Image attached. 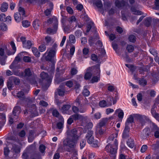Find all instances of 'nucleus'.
<instances>
[{
  "label": "nucleus",
  "mask_w": 159,
  "mask_h": 159,
  "mask_svg": "<svg viewBox=\"0 0 159 159\" xmlns=\"http://www.w3.org/2000/svg\"><path fill=\"white\" fill-rule=\"evenodd\" d=\"M66 143L65 141H64V145L72 148L71 149L69 150L68 151L73 153L76 152V150L74 148L76 146L79 139L66 137Z\"/></svg>",
  "instance_id": "obj_1"
},
{
  "label": "nucleus",
  "mask_w": 159,
  "mask_h": 159,
  "mask_svg": "<svg viewBox=\"0 0 159 159\" xmlns=\"http://www.w3.org/2000/svg\"><path fill=\"white\" fill-rule=\"evenodd\" d=\"M118 142L117 139H115V144L114 145L108 144L105 147V150L113 155V157H115V154L117 152Z\"/></svg>",
  "instance_id": "obj_2"
},
{
  "label": "nucleus",
  "mask_w": 159,
  "mask_h": 159,
  "mask_svg": "<svg viewBox=\"0 0 159 159\" xmlns=\"http://www.w3.org/2000/svg\"><path fill=\"white\" fill-rule=\"evenodd\" d=\"M40 77L42 80V84L43 86H49L51 83L52 80L49 76L48 74L44 72H42L40 75Z\"/></svg>",
  "instance_id": "obj_3"
},
{
  "label": "nucleus",
  "mask_w": 159,
  "mask_h": 159,
  "mask_svg": "<svg viewBox=\"0 0 159 159\" xmlns=\"http://www.w3.org/2000/svg\"><path fill=\"white\" fill-rule=\"evenodd\" d=\"M33 73V72L31 70L30 68L26 69L24 72H14V74L15 75L26 79H28L29 77L31 76Z\"/></svg>",
  "instance_id": "obj_4"
},
{
  "label": "nucleus",
  "mask_w": 159,
  "mask_h": 159,
  "mask_svg": "<svg viewBox=\"0 0 159 159\" xmlns=\"http://www.w3.org/2000/svg\"><path fill=\"white\" fill-rule=\"evenodd\" d=\"M93 131L92 130L89 131L85 136V138L87 140V142L89 144L93 143V146L95 147H98V144L97 143H94V137L93 136Z\"/></svg>",
  "instance_id": "obj_5"
},
{
  "label": "nucleus",
  "mask_w": 159,
  "mask_h": 159,
  "mask_svg": "<svg viewBox=\"0 0 159 159\" xmlns=\"http://www.w3.org/2000/svg\"><path fill=\"white\" fill-rule=\"evenodd\" d=\"M25 99L26 102L25 107L27 108H30V111L31 112H32L31 111V109H30L32 107L34 111L36 110L35 105L33 103L34 100V98H33L27 97L25 98Z\"/></svg>",
  "instance_id": "obj_6"
},
{
  "label": "nucleus",
  "mask_w": 159,
  "mask_h": 159,
  "mask_svg": "<svg viewBox=\"0 0 159 159\" xmlns=\"http://www.w3.org/2000/svg\"><path fill=\"white\" fill-rule=\"evenodd\" d=\"M77 130L75 128L68 129L66 132V137L79 139L80 136L77 135Z\"/></svg>",
  "instance_id": "obj_7"
},
{
  "label": "nucleus",
  "mask_w": 159,
  "mask_h": 159,
  "mask_svg": "<svg viewBox=\"0 0 159 159\" xmlns=\"http://www.w3.org/2000/svg\"><path fill=\"white\" fill-rule=\"evenodd\" d=\"M96 70L98 71L99 70V66H97L96 67H90L87 70V72L85 73L84 76V79L87 80L90 79L92 76V74L91 71H92L93 70Z\"/></svg>",
  "instance_id": "obj_8"
},
{
  "label": "nucleus",
  "mask_w": 159,
  "mask_h": 159,
  "mask_svg": "<svg viewBox=\"0 0 159 159\" xmlns=\"http://www.w3.org/2000/svg\"><path fill=\"white\" fill-rule=\"evenodd\" d=\"M54 22L53 24V28H48L47 33L48 34H54L56 33L57 30L58 26V20L57 18L54 19Z\"/></svg>",
  "instance_id": "obj_9"
},
{
  "label": "nucleus",
  "mask_w": 159,
  "mask_h": 159,
  "mask_svg": "<svg viewBox=\"0 0 159 159\" xmlns=\"http://www.w3.org/2000/svg\"><path fill=\"white\" fill-rule=\"evenodd\" d=\"M48 50L43 54V56H45L46 60L50 61L54 57L56 53V51L55 49H51L48 52Z\"/></svg>",
  "instance_id": "obj_10"
},
{
  "label": "nucleus",
  "mask_w": 159,
  "mask_h": 159,
  "mask_svg": "<svg viewBox=\"0 0 159 159\" xmlns=\"http://www.w3.org/2000/svg\"><path fill=\"white\" fill-rule=\"evenodd\" d=\"M20 104L19 101H18L16 105L14 108L13 111V115L15 116H17L20 113L21 111V109L20 107L18 106L17 105H19Z\"/></svg>",
  "instance_id": "obj_11"
},
{
  "label": "nucleus",
  "mask_w": 159,
  "mask_h": 159,
  "mask_svg": "<svg viewBox=\"0 0 159 159\" xmlns=\"http://www.w3.org/2000/svg\"><path fill=\"white\" fill-rule=\"evenodd\" d=\"M148 119L144 115H139L137 117L138 121L139 122V125L143 126L145 124V120H147Z\"/></svg>",
  "instance_id": "obj_12"
},
{
  "label": "nucleus",
  "mask_w": 159,
  "mask_h": 159,
  "mask_svg": "<svg viewBox=\"0 0 159 159\" xmlns=\"http://www.w3.org/2000/svg\"><path fill=\"white\" fill-rule=\"evenodd\" d=\"M20 61V60L17 58L15 57L13 62L10 66V68L11 69L20 68V65L18 64V63Z\"/></svg>",
  "instance_id": "obj_13"
},
{
  "label": "nucleus",
  "mask_w": 159,
  "mask_h": 159,
  "mask_svg": "<svg viewBox=\"0 0 159 159\" xmlns=\"http://www.w3.org/2000/svg\"><path fill=\"white\" fill-rule=\"evenodd\" d=\"M150 129L149 128L144 129L141 134V137L143 139H145L149 135Z\"/></svg>",
  "instance_id": "obj_14"
},
{
  "label": "nucleus",
  "mask_w": 159,
  "mask_h": 159,
  "mask_svg": "<svg viewBox=\"0 0 159 159\" xmlns=\"http://www.w3.org/2000/svg\"><path fill=\"white\" fill-rule=\"evenodd\" d=\"M53 4L52 2H50L48 6L44 12L46 16H48L50 14L53 8Z\"/></svg>",
  "instance_id": "obj_15"
},
{
  "label": "nucleus",
  "mask_w": 159,
  "mask_h": 159,
  "mask_svg": "<svg viewBox=\"0 0 159 159\" xmlns=\"http://www.w3.org/2000/svg\"><path fill=\"white\" fill-rule=\"evenodd\" d=\"M153 128H152V131L154 132V135L155 137L157 138H159V129L157 126L153 124Z\"/></svg>",
  "instance_id": "obj_16"
},
{
  "label": "nucleus",
  "mask_w": 159,
  "mask_h": 159,
  "mask_svg": "<svg viewBox=\"0 0 159 159\" xmlns=\"http://www.w3.org/2000/svg\"><path fill=\"white\" fill-rule=\"evenodd\" d=\"M115 5L119 8H122L125 5V2L122 0L121 1L119 0H116V1Z\"/></svg>",
  "instance_id": "obj_17"
},
{
  "label": "nucleus",
  "mask_w": 159,
  "mask_h": 159,
  "mask_svg": "<svg viewBox=\"0 0 159 159\" xmlns=\"http://www.w3.org/2000/svg\"><path fill=\"white\" fill-rule=\"evenodd\" d=\"M129 126H125L122 135L123 138H126L129 137Z\"/></svg>",
  "instance_id": "obj_18"
},
{
  "label": "nucleus",
  "mask_w": 159,
  "mask_h": 159,
  "mask_svg": "<svg viewBox=\"0 0 159 159\" xmlns=\"http://www.w3.org/2000/svg\"><path fill=\"white\" fill-rule=\"evenodd\" d=\"M8 8V4L6 2H3L0 7V10L2 12H5L7 11Z\"/></svg>",
  "instance_id": "obj_19"
},
{
  "label": "nucleus",
  "mask_w": 159,
  "mask_h": 159,
  "mask_svg": "<svg viewBox=\"0 0 159 159\" xmlns=\"http://www.w3.org/2000/svg\"><path fill=\"white\" fill-rule=\"evenodd\" d=\"M108 120L107 118H105L102 119L97 125V127H102L105 125L106 123Z\"/></svg>",
  "instance_id": "obj_20"
},
{
  "label": "nucleus",
  "mask_w": 159,
  "mask_h": 159,
  "mask_svg": "<svg viewBox=\"0 0 159 159\" xmlns=\"http://www.w3.org/2000/svg\"><path fill=\"white\" fill-rule=\"evenodd\" d=\"M10 81L13 82L15 84L18 85L19 84L20 80L19 78L16 77L11 76L9 78Z\"/></svg>",
  "instance_id": "obj_21"
},
{
  "label": "nucleus",
  "mask_w": 159,
  "mask_h": 159,
  "mask_svg": "<svg viewBox=\"0 0 159 159\" xmlns=\"http://www.w3.org/2000/svg\"><path fill=\"white\" fill-rule=\"evenodd\" d=\"M117 136V134L116 133H114L111 135L108 138V141L110 142L111 141H113V143L115 144V139Z\"/></svg>",
  "instance_id": "obj_22"
},
{
  "label": "nucleus",
  "mask_w": 159,
  "mask_h": 159,
  "mask_svg": "<svg viewBox=\"0 0 159 159\" xmlns=\"http://www.w3.org/2000/svg\"><path fill=\"white\" fill-rule=\"evenodd\" d=\"M71 106L70 105H65L63 106L61 111L64 113H66L67 111L70 108Z\"/></svg>",
  "instance_id": "obj_23"
},
{
  "label": "nucleus",
  "mask_w": 159,
  "mask_h": 159,
  "mask_svg": "<svg viewBox=\"0 0 159 159\" xmlns=\"http://www.w3.org/2000/svg\"><path fill=\"white\" fill-rule=\"evenodd\" d=\"M40 24V21L39 20L37 19L34 20L33 23V26L35 30L38 29Z\"/></svg>",
  "instance_id": "obj_24"
},
{
  "label": "nucleus",
  "mask_w": 159,
  "mask_h": 159,
  "mask_svg": "<svg viewBox=\"0 0 159 159\" xmlns=\"http://www.w3.org/2000/svg\"><path fill=\"white\" fill-rule=\"evenodd\" d=\"M112 3L109 1H107L104 2V10L107 11L109 7L111 6Z\"/></svg>",
  "instance_id": "obj_25"
},
{
  "label": "nucleus",
  "mask_w": 159,
  "mask_h": 159,
  "mask_svg": "<svg viewBox=\"0 0 159 159\" xmlns=\"http://www.w3.org/2000/svg\"><path fill=\"white\" fill-rule=\"evenodd\" d=\"M116 113H118V116L120 119H122L124 116V112L123 111L120 109H117L116 111Z\"/></svg>",
  "instance_id": "obj_26"
},
{
  "label": "nucleus",
  "mask_w": 159,
  "mask_h": 159,
  "mask_svg": "<svg viewBox=\"0 0 159 159\" xmlns=\"http://www.w3.org/2000/svg\"><path fill=\"white\" fill-rule=\"evenodd\" d=\"M131 10L132 12L133 13V14H134L141 15L143 14L142 11L136 10L135 8L133 7H131Z\"/></svg>",
  "instance_id": "obj_27"
},
{
  "label": "nucleus",
  "mask_w": 159,
  "mask_h": 159,
  "mask_svg": "<svg viewBox=\"0 0 159 159\" xmlns=\"http://www.w3.org/2000/svg\"><path fill=\"white\" fill-rule=\"evenodd\" d=\"M127 143L128 146L131 148H133L134 147V142L132 139L130 138L128 139Z\"/></svg>",
  "instance_id": "obj_28"
},
{
  "label": "nucleus",
  "mask_w": 159,
  "mask_h": 159,
  "mask_svg": "<svg viewBox=\"0 0 159 159\" xmlns=\"http://www.w3.org/2000/svg\"><path fill=\"white\" fill-rule=\"evenodd\" d=\"M32 52L34 55L36 57H39L40 56V53L38 51V49L35 47H33L31 48Z\"/></svg>",
  "instance_id": "obj_29"
},
{
  "label": "nucleus",
  "mask_w": 159,
  "mask_h": 159,
  "mask_svg": "<svg viewBox=\"0 0 159 159\" xmlns=\"http://www.w3.org/2000/svg\"><path fill=\"white\" fill-rule=\"evenodd\" d=\"M12 150L16 153H18L20 152V149L18 146L14 144L12 145Z\"/></svg>",
  "instance_id": "obj_30"
},
{
  "label": "nucleus",
  "mask_w": 159,
  "mask_h": 159,
  "mask_svg": "<svg viewBox=\"0 0 159 159\" xmlns=\"http://www.w3.org/2000/svg\"><path fill=\"white\" fill-rule=\"evenodd\" d=\"M17 97L22 100H24L25 99L24 93L22 91H20L17 93Z\"/></svg>",
  "instance_id": "obj_31"
},
{
  "label": "nucleus",
  "mask_w": 159,
  "mask_h": 159,
  "mask_svg": "<svg viewBox=\"0 0 159 159\" xmlns=\"http://www.w3.org/2000/svg\"><path fill=\"white\" fill-rule=\"evenodd\" d=\"M32 46V43L30 41L28 40L24 43L23 46L24 47L28 49H30Z\"/></svg>",
  "instance_id": "obj_32"
},
{
  "label": "nucleus",
  "mask_w": 159,
  "mask_h": 159,
  "mask_svg": "<svg viewBox=\"0 0 159 159\" xmlns=\"http://www.w3.org/2000/svg\"><path fill=\"white\" fill-rule=\"evenodd\" d=\"M134 121V119L133 116L132 115H130L129 117L127 119L125 123V126H129V123H131Z\"/></svg>",
  "instance_id": "obj_33"
},
{
  "label": "nucleus",
  "mask_w": 159,
  "mask_h": 159,
  "mask_svg": "<svg viewBox=\"0 0 159 159\" xmlns=\"http://www.w3.org/2000/svg\"><path fill=\"white\" fill-rule=\"evenodd\" d=\"M152 21L151 18L150 17L147 18L145 20V24L148 27L150 25Z\"/></svg>",
  "instance_id": "obj_34"
},
{
  "label": "nucleus",
  "mask_w": 159,
  "mask_h": 159,
  "mask_svg": "<svg viewBox=\"0 0 159 159\" xmlns=\"http://www.w3.org/2000/svg\"><path fill=\"white\" fill-rule=\"evenodd\" d=\"M69 41L71 43H75L76 41L75 36L73 34H70L69 37Z\"/></svg>",
  "instance_id": "obj_35"
},
{
  "label": "nucleus",
  "mask_w": 159,
  "mask_h": 159,
  "mask_svg": "<svg viewBox=\"0 0 159 159\" xmlns=\"http://www.w3.org/2000/svg\"><path fill=\"white\" fill-rule=\"evenodd\" d=\"M20 14L16 13L15 14L14 17L15 20L16 21H19L20 20Z\"/></svg>",
  "instance_id": "obj_36"
},
{
  "label": "nucleus",
  "mask_w": 159,
  "mask_h": 159,
  "mask_svg": "<svg viewBox=\"0 0 159 159\" xmlns=\"http://www.w3.org/2000/svg\"><path fill=\"white\" fill-rule=\"evenodd\" d=\"M76 19L75 17L74 16H72L69 18L68 21L70 24H71L73 23L76 22Z\"/></svg>",
  "instance_id": "obj_37"
},
{
  "label": "nucleus",
  "mask_w": 159,
  "mask_h": 159,
  "mask_svg": "<svg viewBox=\"0 0 159 159\" xmlns=\"http://www.w3.org/2000/svg\"><path fill=\"white\" fill-rule=\"evenodd\" d=\"M126 49L128 52H131L134 50V48L133 45H128L126 47Z\"/></svg>",
  "instance_id": "obj_38"
},
{
  "label": "nucleus",
  "mask_w": 159,
  "mask_h": 159,
  "mask_svg": "<svg viewBox=\"0 0 159 159\" xmlns=\"http://www.w3.org/2000/svg\"><path fill=\"white\" fill-rule=\"evenodd\" d=\"M0 29L3 31H6L7 29V25L5 23H0Z\"/></svg>",
  "instance_id": "obj_39"
},
{
  "label": "nucleus",
  "mask_w": 159,
  "mask_h": 159,
  "mask_svg": "<svg viewBox=\"0 0 159 159\" xmlns=\"http://www.w3.org/2000/svg\"><path fill=\"white\" fill-rule=\"evenodd\" d=\"M128 39L129 42L134 43L136 41V38L134 35H131L129 36Z\"/></svg>",
  "instance_id": "obj_40"
},
{
  "label": "nucleus",
  "mask_w": 159,
  "mask_h": 159,
  "mask_svg": "<svg viewBox=\"0 0 159 159\" xmlns=\"http://www.w3.org/2000/svg\"><path fill=\"white\" fill-rule=\"evenodd\" d=\"M58 94L60 96H62L64 95L65 89H57Z\"/></svg>",
  "instance_id": "obj_41"
},
{
  "label": "nucleus",
  "mask_w": 159,
  "mask_h": 159,
  "mask_svg": "<svg viewBox=\"0 0 159 159\" xmlns=\"http://www.w3.org/2000/svg\"><path fill=\"white\" fill-rule=\"evenodd\" d=\"M22 23L23 26L25 27H28L30 25V22L27 20L23 21Z\"/></svg>",
  "instance_id": "obj_42"
},
{
  "label": "nucleus",
  "mask_w": 159,
  "mask_h": 159,
  "mask_svg": "<svg viewBox=\"0 0 159 159\" xmlns=\"http://www.w3.org/2000/svg\"><path fill=\"white\" fill-rule=\"evenodd\" d=\"M139 83L140 85L144 86L146 85L147 82L144 79L142 78L139 80Z\"/></svg>",
  "instance_id": "obj_43"
},
{
  "label": "nucleus",
  "mask_w": 159,
  "mask_h": 159,
  "mask_svg": "<svg viewBox=\"0 0 159 159\" xmlns=\"http://www.w3.org/2000/svg\"><path fill=\"white\" fill-rule=\"evenodd\" d=\"M97 132L100 135H101L104 134V129H102L101 127H97Z\"/></svg>",
  "instance_id": "obj_44"
},
{
  "label": "nucleus",
  "mask_w": 159,
  "mask_h": 159,
  "mask_svg": "<svg viewBox=\"0 0 159 159\" xmlns=\"http://www.w3.org/2000/svg\"><path fill=\"white\" fill-rule=\"evenodd\" d=\"M18 11L19 12V13L20 14V15H21L22 16H25V11L23 8L20 7L18 9Z\"/></svg>",
  "instance_id": "obj_45"
},
{
  "label": "nucleus",
  "mask_w": 159,
  "mask_h": 159,
  "mask_svg": "<svg viewBox=\"0 0 159 159\" xmlns=\"http://www.w3.org/2000/svg\"><path fill=\"white\" fill-rule=\"evenodd\" d=\"M83 93L84 96H88L89 95L90 92L86 87H84V90H83Z\"/></svg>",
  "instance_id": "obj_46"
},
{
  "label": "nucleus",
  "mask_w": 159,
  "mask_h": 159,
  "mask_svg": "<svg viewBox=\"0 0 159 159\" xmlns=\"http://www.w3.org/2000/svg\"><path fill=\"white\" fill-rule=\"evenodd\" d=\"M46 47L44 44H42L39 46V49L40 52H43L46 50Z\"/></svg>",
  "instance_id": "obj_47"
},
{
  "label": "nucleus",
  "mask_w": 159,
  "mask_h": 159,
  "mask_svg": "<svg viewBox=\"0 0 159 159\" xmlns=\"http://www.w3.org/2000/svg\"><path fill=\"white\" fill-rule=\"evenodd\" d=\"M99 103L100 106L101 107H105L107 106V102L104 100L101 101Z\"/></svg>",
  "instance_id": "obj_48"
},
{
  "label": "nucleus",
  "mask_w": 159,
  "mask_h": 159,
  "mask_svg": "<svg viewBox=\"0 0 159 159\" xmlns=\"http://www.w3.org/2000/svg\"><path fill=\"white\" fill-rule=\"evenodd\" d=\"M6 16L4 13H2L0 14V20L3 22L6 21Z\"/></svg>",
  "instance_id": "obj_49"
},
{
  "label": "nucleus",
  "mask_w": 159,
  "mask_h": 159,
  "mask_svg": "<svg viewBox=\"0 0 159 159\" xmlns=\"http://www.w3.org/2000/svg\"><path fill=\"white\" fill-rule=\"evenodd\" d=\"M62 18L61 19V22L62 24V26H65L66 25L65 23L66 21L67 18L66 16H64L62 15H61Z\"/></svg>",
  "instance_id": "obj_50"
},
{
  "label": "nucleus",
  "mask_w": 159,
  "mask_h": 159,
  "mask_svg": "<svg viewBox=\"0 0 159 159\" xmlns=\"http://www.w3.org/2000/svg\"><path fill=\"white\" fill-rule=\"evenodd\" d=\"M63 27H64V31L65 33L68 34L71 32V30L68 27L65 26H65Z\"/></svg>",
  "instance_id": "obj_51"
},
{
  "label": "nucleus",
  "mask_w": 159,
  "mask_h": 159,
  "mask_svg": "<svg viewBox=\"0 0 159 159\" xmlns=\"http://www.w3.org/2000/svg\"><path fill=\"white\" fill-rule=\"evenodd\" d=\"M82 32L80 30H77L75 32V35L77 38H79L82 35Z\"/></svg>",
  "instance_id": "obj_52"
},
{
  "label": "nucleus",
  "mask_w": 159,
  "mask_h": 159,
  "mask_svg": "<svg viewBox=\"0 0 159 159\" xmlns=\"http://www.w3.org/2000/svg\"><path fill=\"white\" fill-rule=\"evenodd\" d=\"M95 4L98 8H101L102 7L103 5L102 2L100 1H98L95 3Z\"/></svg>",
  "instance_id": "obj_53"
},
{
  "label": "nucleus",
  "mask_w": 159,
  "mask_h": 159,
  "mask_svg": "<svg viewBox=\"0 0 159 159\" xmlns=\"http://www.w3.org/2000/svg\"><path fill=\"white\" fill-rule=\"evenodd\" d=\"M66 85L69 88H71L73 86V83L72 81L69 80L66 82Z\"/></svg>",
  "instance_id": "obj_54"
},
{
  "label": "nucleus",
  "mask_w": 159,
  "mask_h": 159,
  "mask_svg": "<svg viewBox=\"0 0 159 159\" xmlns=\"http://www.w3.org/2000/svg\"><path fill=\"white\" fill-rule=\"evenodd\" d=\"M23 60L25 62H29L31 61V60L30 57L28 56H25L23 57Z\"/></svg>",
  "instance_id": "obj_55"
},
{
  "label": "nucleus",
  "mask_w": 159,
  "mask_h": 159,
  "mask_svg": "<svg viewBox=\"0 0 159 159\" xmlns=\"http://www.w3.org/2000/svg\"><path fill=\"white\" fill-rule=\"evenodd\" d=\"M78 72L77 69L75 68H73L71 69L70 73L72 75H74L76 74Z\"/></svg>",
  "instance_id": "obj_56"
},
{
  "label": "nucleus",
  "mask_w": 159,
  "mask_h": 159,
  "mask_svg": "<svg viewBox=\"0 0 159 159\" xmlns=\"http://www.w3.org/2000/svg\"><path fill=\"white\" fill-rule=\"evenodd\" d=\"M157 108L156 106L154 104L152 107L151 109V113L152 115L157 113L155 109Z\"/></svg>",
  "instance_id": "obj_57"
},
{
  "label": "nucleus",
  "mask_w": 159,
  "mask_h": 159,
  "mask_svg": "<svg viewBox=\"0 0 159 159\" xmlns=\"http://www.w3.org/2000/svg\"><path fill=\"white\" fill-rule=\"evenodd\" d=\"M45 149V147L43 145H41L39 147V150L41 153H43Z\"/></svg>",
  "instance_id": "obj_58"
},
{
  "label": "nucleus",
  "mask_w": 159,
  "mask_h": 159,
  "mask_svg": "<svg viewBox=\"0 0 159 159\" xmlns=\"http://www.w3.org/2000/svg\"><path fill=\"white\" fill-rule=\"evenodd\" d=\"M91 59L93 61H96L98 59V56L95 54H93L91 55Z\"/></svg>",
  "instance_id": "obj_59"
},
{
  "label": "nucleus",
  "mask_w": 159,
  "mask_h": 159,
  "mask_svg": "<svg viewBox=\"0 0 159 159\" xmlns=\"http://www.w3.org/2000/svg\"><path fill=\"white\" fill-rule=\"evenodd\" d=\"M86 141L84 139H82L80 143V146L81 149H82L85 146Z\"/></svg>",
  "instance_id": "obj_60"
},
{
  "label": "nucleus",
  "mask_w": 159,
  "mask_h": 159,
  "mask_svg": "<svg viewBox=\"0 0 159 159\" xmlns=\"http://www.w3.org/2000/svg\"><path fill=\"white\" fill-rule=\"evenodd\" d=\"M52 115L56 117H58L59 113L58 111L56 110H54L52 111Z\"/></svg>",
  "instance_id": "obj_61"
},
{
  "label": "nucleus",
  "mask_w": 159,
  "mask_h": 159,
  "mask_svg": "<svg viewBox=\"0 0 159 159\" xmlns=\"http://www.w3.org/2000/svg\"><path fill=\"white\" fill-rule=\"evenodd\" d=\"M25 134L26 133L25 131L24 130H23L19 133L18 135L21 137H23L25 136Z\"/></svg>",
  "instance_id": "obj_62"
},
{
  "label": "nucleus",
  "mask_w": 159,
  "mask_h": 159,
  "mask_svg": "<svg viewBox=\"0 0 159 159\" xmlns=\"http://www.w3.org/2000/svg\"><path fill=\"white\" fill-rule=\"evenodd\" d=\"M155 6L154 9L155 10L159 9V0H156L155 2Z\"/></svg>",
  "instance_id": "obj_63"
},
{
  "label": "nucleus",
  "mask_w": 159,
  "mask_h": 159,
  "mask_svg": "<svg viewBox=\"0 0 159 159\" xmlns=\"http://www.w3.org/2000/svg\"><path fill=\"white\" fill-rule=\"evenodd\" d=\"M39 103L40 105L45 107H46L48 105V103L46 102L43 100L40 101Z\"/></svg>",
  "instance_id": "obj_64"
}]
</instances>
